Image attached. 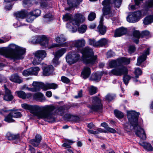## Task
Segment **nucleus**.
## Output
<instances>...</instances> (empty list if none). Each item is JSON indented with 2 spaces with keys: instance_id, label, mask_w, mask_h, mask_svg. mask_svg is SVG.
<instances>
[{
  "instance_id": "obj_62",
  "label": "nucleus",
  "mask_w": 153,
  "mask_h": 153,
  "mask_svg": "<svg viewBox=\"0 0 153 153\" xmlns=\"http://www.w3.org/2000/svg\"><path fill=\"white\" fill-rule=\"evenodd\" d=\"M115 55L114 53L112 51H108L107 54V57L108 58H110L113 56Z\"/></svg>"
},
{
  "instance_id": "obj_21",
  "label": "nucleus",
  "mask_w": 153,
  "mask_h": 153,
  "mask_svg": "<svg viewBox=\"0 0 153 153\" xmlns=\"http://www.w3.org/2000/svg\"><path fill=\"white\" fill-rule=\"evenodd\" d=\"M70 107H71L69 105H67L61 106L58 108L56 110V111L58 114L62 116L65 112L68 111Z\"/></svg>"
},
{
  "instance_id": "obj_41",
  "label": "nucleus",
  "mask_w": 153,
  "mask_h": 153,
  "mask_svg": "<svg viewBox=\"0 0 153 153\" xmlns=\"http://www.w3.org/2000/svg\"><path fill=\"white\" fill-rule=\"evenodd\" d=\"M143 144L144 148L148 151H150L153 150V148L149 143L144 142Z\"/></svg>"
},
{
  "instance_id": "obj_63",
  "label": "nucleus",
  "mask_w": 153,
  "mask_h": 153,
  "mask_svg": "<svg viewBox=\"0 0 153 153\" xmlns=\"http://www.w3.org/2000/svg\"><path fill=\"white\" fill-rule=\"evenodd\" d=\"M48 5V3L46 1H44L40 3V6L42 8H44L47 7Z\"/></svg>"
},
{
  "instance_id": "obj_18",
  "label": "nucleus",
  "mask_w": 153,
  "mask_h": 153,
  "mask_svg": "<svg viewBox=\"0 0 153 153\" xmlns=\"http://www.w3.org/2000/svg\"><path fill=\"white\" fill-rule=\"evenodd\" d=\"M40 85L41 88L42 89L45 91L50 89H55L57 88L58 87V85L54 83H46L44 84L43 83L40 82Z\"/></svg>"
},
{
  "instance_id": "obj_45",
  "label": "nucleus",
  "mask_w": 153,
  "mask_h": 153,
  "mask_svg": "<svg viewBox=\"0 0 153 153\" xmlns=\"http://www.w3.org/2000/svg\"><path fill=\"white\" fill-rule=\"evenodd\" d=\"M114 113L116 117L118 118H122L124 117L123 113L117 110H114Z\"/></svg>"
},
{
  "instance_id": "obj_54",
  "label": "nucleus",
  "mask_w": 153,
  "mask_h": 153,
  "mask_svg": "<svg viewBox=\"0 0 153 153\" xmlns=\"http://www.w3.org/2000/svg\"><path fill=\"white\" fill-rule=\"evenodd\" d=\"M142 74V71L139 68H137L135 70V77L138 78L139 76L140 75Z\"/></svg>"
},
{
  "instance_id": "obj_1",
  "label": "nucleus",
  "mask_w": 153,
  "mask_h": 153,
  "mask_svg": "<svg viewBox=\"0 0 153 153\" xmlns=\"http://www.w3.org/2000/svg\"><path fill=\"white\" fill-rule=\"evenodd\" d=\"M22 107L30 111V113L37 117L38 119H44L51 122L55 121V115L52 112L55 109L53 106L49 105L42 107L37 105H31L24 103Z\"/></svg>"
},
{
  "instance_id": "obj_20",
  "label": "nucleus",
  "mask_w": 153,
  "mask_h": 153,
  "mask_svg": "<svg viewBox=\"0 0 153 153\" xmlns=\"http://www.w3.org/2000/svg\"><path fill=\"white\" fill-rule=\"evenodd\" d=\"M9 111H11V114L13 115V117L14 118H19L21 117L22 115L21 113L18 111L17 110H14L13 109L6 110L2 109L0 111V113L2 114L3 112H7Z\"/></svg>"
},
{
  "instance_id": "obj_4",
  "label": "nucleus",
  "mask_w": 153,
  "mask_h": 153,
  "mask_svg": "<svg viewBox=\"0 0 153 153\" xmlns=\"http://www.w3.org/2000/svg\"><path fill=\"white\" fill-rule=\"evenodd\" d=\"M82 53L85 58L83 59V62L86 64L93 65L97 58V55L93 56V49L89 47H86L82 49Z\"/></svg>"
},
{
  "instance_id": "obj_49",
  "label": "nucleus",
  "mask_w": 153,
  "mask_h": 153,
  "mask_svg": "<svg viewBox=\"0 0 153 153\" xmlns=\"http://www.w3.org/2000/svg\"><path fill=\"white\" fill-rule=\"evenodd\" d=\"M43 18L45 19V21L49 22L52 20L53 17L51 14L49 13L44 15Z\"/></svg>"
},
{
  "instance_id": "obj_40",
  "label": "nucleus",
  "mask_w": 153,
  "mask_h": 153,
  "mask_svg": "<svg viewBox=\"0 0 153 153\" xmlns=\"http://www.w3.org/2000/svg\"><path fill=\"white\" fill-rule=\"evenodd\" d=\"M31 69V75H36L38 74V72L39 71L40 68L38 67H34L30 68Z\"/></svg>"
},
{
  "instance_id": "obj_27",
  "label": "nucleus",
  "mask_w": 153,
  "mask_h": 153,
  "mask_svg": "<svg viewBox=\"0 0 153 153\" xmlns=\"http://www.w3.org/2000/svg\"><path fill=\"white\" fill-rule=\"evenodd\" d=\"M55 40L57 42L60 44V45L62 47L67 46L66 45V42H65L64 43H62V42L66 40V39L63 35H61L56 37L55 38Z\"/></svg>"
},
{
  "instance_id": "obj_39",
  "label": "nucleus",
  "mask_w": 153,
  "mask_h": 153,
  "mask_svg": "<svg viewBox=\"0 0 153 153\" xmlns=\"http://www.w3.org/2000/svg\"><path fill=\"white\" fill-rule=\"evenodd\" d=\"M88 91L89 94L92 95L97 93V87L92 85L89 88Z\"/></svg>"
},
{
  "instance_id": "obj_19",
  "label": "nucleus",
  "mask_w": 153,
  "mask_h": 153,
  "mask_svg": "<svg viewBox=\"0 0 153 153\" xmlns=\"http://www.w3.org/2000/svg\"><path fill=\"white\" fill-rule=\"evenodd\" d=\"M132 39L133 42L136 44H138L139 39L141 38V32L138 30H134L132 32Z\"/></svg>"
},
{
  "instance_id": "obj_13",
  "label": "nucleus",
  "mask_w": 153,
  "mask_h": 153,
  "mask_svg": "<svg viewBox=\"0 0 153 153\" xmlns=\"http://www.w3.org/2000/svg\"><path fill=\"white\" fill-rule=\"evenodd\" d=\"M14 15L17 18H20L21 19H24L27 16H30L29 18H27L26 19V21L28 22H32L33 19L32 18V16L30 14V13H28L26 10H23L19 12L15 13H14Z\"/></svg>"
},
{
  "instance_id": "obj_7",
  "label": "nucleus",
  "mask_w": 153,
  "mask_h": 153,
  "mask_svg": "<svg viewBox=\"0 0 153 153\" xmlns=\"http://www.w3.org/2000/svg\"><path fill=\"white\" fill-rule=\"evenodd\" d=\"M91 98L92 104L88 106L90 109L89 111L91 112H97L102 110L103 105L101 103V100L97 96L92 97Z\"/></svg>"
},
{
  "instance_id": "obj_23",
  "label": "nucleus",
  "mask_w": 153,
  "mask_h": 153,
  "mask_svg": "<svg viewBox=\"0 0 153 153\" xmlns=\"http://www.w3.org/2000/svg\"><path fill=\"white\" fill-rule=\"evenodd\" d=\"M103 16H102L100 21V23L97 27L98 31L102 35H104L106 31V27L103 25Z\"/></svg>"
},
{
  "instance_id": "obj_28",
  "label": "nucleus",
  "mask_w": 153,
  "mask_h": 153,
  "mask_svg": "<svg viewBox=\"0 0 153 153\" xmlns=\"http://www.w3.org/2000/svg\"><path fill=\"white\" fill-rule=\"evenodd\" d=\"M91 73L90 68L88 67H85L84 68L81 73V76L84 79H86L88 77Z\"/></svg>"
},
{
  "instance_id": "obj_2",
  "label": "nucleus",
  "mask_w": 153,
  "mask_h": 153,
  "mask_svg": "<svg viewBox=\"0 0 153 153\" xmlns=\"http://www.w3.org/2000/svg\"><path fill=\"white\" fill-rule=\"evenodd\" d=\"M140 114L134 111L127 112V116L130 124L126 123L124 124L125 129L129 131L132 129L135 130L136 134L141 139H146V136L144 129L138 125V119Z\"/></svg>"
},
{
  "instance_id": "obj_32",
  "label": "nucleus",
  "mask_w": 153,
  "mask_h": 153,
  "mask_svg": "<svg viewBox=\"0 0 153 153\" xmlns=\"http://www.w3.org/2000/svg\"><path fill=\"white\" fill-rule=\"evenodd\" d=\"M152 22H153V14L146 17L143 21V23L145 25L150 24Z\"/></svg>"
},
{
  "instance_id": "obj_57",
  "label": "nucleus",
  "mask_w": 153,
  "mask_h": 153,
  "mask_svg": "<svg viewBox=\"0 0 153 153\" xmlns=\"http://www.w3.org/2000/svg\"><path fill=\"white\" fill-rule=\"evenodd\" d=\"M61 79L62 81L64 83L68 84L70 82V80L67 77L65 76H62Z\"/></svg>"
},
{
  "instance_id": "obj_51",
  "label": "nucleus",
  "mask_w": 153,
  "mask_h": 153,
  "mask_svg": "<svg viewBox=\"0 0 153 153\" xmlns=\"http://www.w3.org/2000/svg\"><path fill=\"white\" fill-rule=\"evenodd\" d=\"M96 14L94 12H91L88 15V19L90 21H93L96 18Z\"/></svg>"
},
{
  "instance_id": "obj_11",
  "label": "nucleus",
  "mask_w": 153,
  "mask_h": 153,
  "mask_svg": "<svg viewBox=\"0 0 153 153\" xmlns=\"http://www.w3.org/2000/svg\"><path fill=\"white\" fill-rule=\"evenodd\" d=\"M85 19V17L83 15L80 13L77 14L75 15L74 19L71 21L67 23L66 27L68 28H70L71 25L79 26L80 23L83 22Z\"/></svg>"
},
{
  "instance_id": "obj_31",
  "label": "nucleus",
  "mask_w": 153,
  "mask_h": 153,
  "mask_svg": "<svg viewBox=\"0 0 153 153\" xmlns=\"http://www.w3.org/2000/svg\"><path fill=\"white\" fill-rule=\"evenodd\" d=\"M33 98L36 100L41 102L45 100V97L41 93H37L35 94L33 96Z\"/></svg>"
},
{
  "instance_id": "obj_14",
  "label": "nucleus",
  "mask_w": 153,
  "mask_h": 153,
  "mask_svg": "<svg viewBox=\"0 0 153 153\" xmlns=\"http://www.w3.org/2000/svg\"><path fill=\"white\" fill-rule=\"evenodd\" d=\"M66 59L68 63L71 64L78 61L79 59V55L76 52H71L66 56Z\"/></svg>"
},
{
  "instance_id": "obj_12",
  "label": "nucleus",
  "mask_w": 153,
  "mask_h": 153,
  "mask_svg": "<svg viewBox=\"0 0 153 153\" xmlns=\"http://www.w3.org/2000/svg\"><path fill=\"white\" fill-rule=\"evenodd\" d=\"M142 18V12L138 11L129 15L126 18L129 22L134 23L139 21Z\"/></svg>"
},
{
  "instance_id": "obj_33",
  "label": "nucleus",
  "mask_w": 153,
  "mask_h": 153,
  "mask_svg": "<svg viewBox=\"0 0 153 153\" xmlns=\"http://www.w3.org/2000/svg\"><path fill=\"white\" fill-rule=\"evenodd\" d=\"M85 41L84 39L75 41L74 43V46L77 48H82L85 45Z\"/></svg>"
},
{
  "instance_id": "obj_24",
  "label": "nucleus",
  "mask_w": 153,
  "mask_h": 153,
  "mask_svg": "<svg viewBox=\"0 0 153 153\" xmlns=\"http://www.w3.org/2000/svg\"><path fill=\"white\" fill-rule=\"evenodd\" d=\"M32 85L34 87L33 88L27 87V89L29 91L33 92L39 91H40L41 88L40 82H34L33 83Z\"/></svg>"
},
{
  "instance_id": "obj_5",
  "label": "nucleus",
  "mask_w": 153,
  "mask_h": 153,
  "mask_svg": "<svg viewBox=\"0 0 153 153\" xmlns=\"http://www.w3.org/2000/svg\"><path fill=\"white\" fill-rule=\"evenodd\" d=\"M128 72V70L127 68L124 66H122L120 67L113 69L109 73L119 76L124 75L123 77V81L125 85H127L131 78V76L127 75Z\"/></svg>"
},
{
  "instance_id": "obj_43",
  "label": "nucleus",
  "mask_w": 153,
  "mask_h": 153,
  "mask_svg": "<svg viewBox=\"0 0 153 153\" xmlns=\"http://www.w3.org/2000/svg\"><path fill=\"white\" fill-rule=\"evenodd\" d=\"M115 97V95L108 93L105 96V100L110 102L113 100Z\"/></svg>"
},
{
  "instance_id": "obj_3",
  "label": "nucleus",
  "mask_w": 153,
  "mask_h": 153,
  "mask_svg": "<svg viewBox=\"0 0 153 153\" xmlns=\"http://www.w3.org/2000/svg\"><path fill=\"white\" fill-rule=\"evenodd\" d=\"M7 58L13 60L23 59L26 52L25 48L19 46L14 44H10L6 48Z\"/></svg>"
},
{
  "instance_id": "obj_22",
  "label": "nucleus",
  "mask_w": 153,
  "mask_h": 153,
  "mask_svg": "<svg viewBox=\"0 0 153 153\" xmlns=\"http://www.w3.org/2000/svg\"><path fill=\"white\" fill-rule=\"evenodd\" d=\"M127 32L126 28L121 27L117 29L114 33V36L115 37L120 36L126 34Z\"/></svg>"
},
{
  "instance_id": "obj_25",
  "label": "nucleus",
  "mask_w": 153,
  "mask_h": 153,
  "mask_svg": "<svg viewBox=\"0 0 153 153\" xmlns=\"http://www.w3.org/2000/svg\"><path fill=\"white\" fill-rule=\"evenodd\" d=\"M42 138L41 136L38 134H36L35 138L31 140L30 141V143L33 146L37 147L39 144Z\"/></svg>"
},
{
  "instance_id": "obj_59",
  "label": "nucleus",
  "mask_w": 153,
  "mask_h": 153,
  "mask_svg": "<svg viewBox=\"0 0 153 153\" xmlns=\"http://www.w3.org/2000/svg\"><path fill=\"white\" fill-rule=\"evenodd\" d=\"M59 58L54 56V58L53 59L52 62L55 66H56L59 64L58 60Z\"/></svg>"
},
{
  "instance_id": "obj_42",
  "label": "nucleus",
  "mask_w": 153,
  "mask_h": 153,
  "mask_svg": "<svg viewBox=\"0 0 153 153\" xmlns=\"http://www.w3.org/2000/svg\"><path fill=\"white\" fill-rule=\"evenodd\" d=\"M143 0H134L135 4L134 5H131V8L134 10L139 7L140 4L142 2Z\"/></svg>"
},
{
  "instance_id": "obj_56",
  "label": "nucleus",
  "mask_w": 153,
  "mask_h": 153,
  "mask_svg": "<svg viewBox=\"0 0 153 153\" xmlns=\"http://www.w3.org/2000/svg\"><path fill=\"white\" fill-rule=\"evenodd\" d=\"M71 118V121H73L75 122H78L80 120V118L78 116L72 115Z\"/></svg>"
},
{
  "instance_id": "obj_50",
  "label": "nucleus",
  "mask_w": 153,
  "mask_h": 153,
  "mask_svg": "<svg viewBox=\"0 0 153 153\" xmlns=\"http://www.w3.org/2000/svg\"><path fill=\"white\" fill-rule=\"evenodd\" d=\"M87 26L85 25H82L78 28V31L80 33H83L87 29Z\"/></svg>"
},
{
  "instance_id": "obj_58",
  "label": "nucleus",
  "mask_w": 153,
  "mask_h": 153,
  "mask_svg": "<svg viewBox=\"0 0 153 153\" xmlns=\"http://www.w3.org/2000/svg\"><path fill=\"white\" fill-rule=\"evenodd\" d=\"M7 50L5 48H0V54L4 56L7 58V54L6 53Z\"/></svg>"
},
{
  "instance_id": "obj_8",
  "label": "nucleus",
  "mask_w": 153,
  "mask_h": 153,
  "mask_svg": "<svg viewBox=\"0 0 153 153\" xmlns=\"http://www.w3.org/2000/svg\"><path fill=\"white\" fill-rule=\"evenodd\" d=\"M130 62V58H127L122 57L117 59L116 60L111 61L109 63V65L111 68H116L123 66L122 65H128Z\"/></svg>"
},
{
  "instance_id": "obj_60",
  "label": "nucleus",
  "mask_w": 153,
  "mask_h": 153,
  "mask_svg": "<svg viewBox=\"0 0 153 153\" xmlns=\"http://www.w3.org/2000/svg\"><path fill=\"white\" fill-rule=\"evenodd\" d=\"M72 115L69 114H66L64 116V119L68 121H71V118Z\"/></svg>"
},
{
  "instance_id": "obj_53",
  "label": "nucleus",
  "mask_w": 153,
  "mask_h": 153,
  "mask_svg": "<svg viewBox=\"0 0 153 153\" xmlns=\"http://www.w3.org/2000/svg\"><path fill=\"white\" fill-rule=\"evenodd\" d=\"M31 70L30 68L27 70H25L23 71L22 74L25 76H28L29 75H31Z\"/></svg>"
},
{
  "instance_id": "obj_17",
  "label": "nucleus",
  "mask_w": 153,
  "mask_h": 153,
  "mask_svg": "<svg viewBox=\"0 0 153 153\" xmlns=\"http://www.w3.org/2000/svg\"><path fill=\"white\" fill-rule=\"evenodd\" d=\"M43 75L44 76L50 75L52 74L54 70V68L52 65L44 66L42 68Z\"/></svg>"
},
{
  "instance_id": "obj_16",
  "label": "nucleus",
  "mask_w": 153,
  "mask_h": 153,
  "mask_svg": "<svg viewBox=\"0 0 153 153\" xmlns=\"http://www.w3.org/2000/svg\"><path fill=\"white\" fill-rule=\"evenodd\" d=\"M4 87L5 90V94L3 97L4 100L7 101H12L13 97L12 94L10 90L7 88L5 85H4Z\"/></svg>"
},
{
  "instance_id": "obj_37",
  "label": "nucleus",
  "mask_w": 153,
  "mask_h": 153,
  "mask_svg": "<svg viewBox=\"0 0 153 153\" xmlns=\"http://www.w3.org/2000/svg\"><path fill=\"white\" fill-rule=\"evenodd\" d=\"M108 43V40L105 38H102L98 41L97 47H102Z\"/></svg>"
},
{
  "instance_id": "obj_35",
  "label": "nucleus",
  "mask_w": 153,
  "mask_h": 153,
  "mask_svg": "<svg viewBox=\"0 0 153 153\" xmlns=\"http://www.w3.org/2000/svg\"><path fill=\"white\" fill-rule=\"evenodd\" d=\"M102 75L98 73H96L92 74L91 78V80L98 82L100 81Z\"/></svg>"
},
{
  "instance_id": "obj_34",
  "label": "nucleus",
  "mask_w": 153,
  "mask_h": 153,
  "mask_svg": "<svg viewBox=\"0 0 153 153\" xmlns=\"http://www.w3.org/2000/svg\"><path fill=\"white\" fill-rule=\"evenodd\" d=\"M66 51V48H62L56 52L54 55V56L59 58L61 57Z\"/></svg>"
},
{
  "instance_id": "obj_10",
  "label": "nucleus",
  "mask_w": 153,
  "mask_h": 153,
  "mask_svg": "<svg viewBox=\"0 0 153 153\" xmlns=\"http://www.w3.org/2000/svg\"><path fill=\"white\" fill-rule=\"evenodd\" d=\"M31 42L33 44L39 43L41 46L46 47L48 46V40L45 36L42 35L33 37Z\"/></svg>"
},
{
  "instance_id": "obj_64",
  "label": "nucleus",
  "mask_w": 153,
  "mask_h": 153,
  "mask_svg": "<svg viewBox=\"0 0 153 153\" xmlns=\"http://www.w3.org/2000/svg\"><path fill=\"white\" fill-rule=\"evenodd\" d=\"M106 130L112 133H115L116 132V131L114 129L109 127L108 126L106 129Z\"/></svg>"
},
{
  "instance_id": "obj_29",
  "label": "nucleus",
  "mask_w": 153,
  "mask_h": 153,
  "mask_svg": "<svg viewBox=\"0 0 153 153\" xmlns=\"http://www.w3.org/2000/svg\"><path fill=\"white\" fill-rule=\"evenodd\" d=\"M18 96L20 98L22 99L29 98L31 96V94L30 93H28L26 94L25 92L22 91H17L16 92Z\"/></svg>"
},
{
  "instance_id": "obj_44",
  "label": "nucleus",
  "mask_w": 153,
  "mask_h": 153,
  "mask_svg": "<svg viewBox=\"0 0 153 153\" xmlns=\"http://www.w3.org/2000/svg\"><path fill=\"white\" fill-rule=\"evenodd\" d=\"M146 56L141 55L137 59V65L139 66L140 65L141 63L144 62L146 59Z\"/></svg>"
},
{
  "instance_id": "obj_26",
  "label": "nucleus",
  "mask_w": 153,
  "mask_h": 153,
  "mask_svg": "<svg viewBox=\"0 0 153 153\" xmlns=\"http://www.w3.org/2000/svg\"><path fill=\"white\" fill-rule=\"evenodd\" d=\"M152 8H153V0H149L146 2L144 6L145 15L146 14L148 11H151Z\"/></svg>"
},
{
  "instance_id": "obj_6",
  "label": "nucleus",
  "mask_w": 153,
  "mask_h": 153,
  "mask_svg": "<svg viewBox=\"0 0 153 153\" xmlns=\"http://www.w3.org/2000/svg\"><path fill=\"white\" fill-rule=\"evenodd\" d=\"M122 2V0H104L102 3V5L104 6L102 10L103 16L110 13L111 10L110 4L113 5L115 7L118 8Z\"/></svg>"
},
{
  "instance_id": "obj_47",
  "label": "nucleus",
  "mask_w": 153,
  "mask_h": 153,
  "mask_svg": "<svg viewBox=\"0 0 153 153\" xmlns=\"http://www.w3.org/2000/svg\"><path fill=\"white\" fill-rule=\"evenodd\" d=\"M41 11L39 9H36L34 11L30 12V14L31 15H33L36 17H38L41 14Z\"/></svg>"
},
{
  "instance_id": "obj_61",
  "label": "nucleus",
  "mask_w": 153,
  "mask_h": 153,
  "mask_svg": "<svg viewBox=\"0 0 153 153\" xmlns=\"http://www.w3.org/2000/svg\"><path fill=\"white\" fill-rule=\"evenodd\" d=\"M150 51V48H148L147 49L144 51L143 54L142 55H143L146 56V58L147 56L149 55V52Z\"/></svg>"
},
{
  "instance_id": "obj_36",
  "label": "nucleus",
  "mask_w": 153,
  "mask_h": 153,
  "mask_svg": "<svg viewBox=\"0 0 153 153\" xmlns=\"http://www.w3.org/2000/svg\"><path fill=\"white\" fill-rule=\"evenodd\" d=\"M83 0H68V4L71 7H74L79 4Z\"/></svg>"
},
{
  "instance_id": "obj_52",
  "label": "nucleus",
  "mask_w": 153,
  "mask_h": 153,
  "mask_svg": "<svg viewBox=\"0 0 153 153\" xmlns=\"http://www.w3.org/2000/svg\"><path fill=\"white\" fill-rule=\"evenodd\" d=\"M136 48L134 45H130L128 47V53L131 54L134 53L135 51Z\"/></svg>"
},
{
  "instance_id": "obj_30",
  "label": "nucleus",
  "mask_w": 153,
  "mask_h": 153,
  "mask_svg": "<svg viewBox=\"0 0 153 153\" xmlns=\"http://www.w3.org/2000/svg\"><path fill=\"white\" fill-rule=\"evenodd\" d=\"M10 79L13 82L19 83H20L23 81L20 78L17 74L12 75L10 78Z\"/></svg>"
},
{
  "instance_id": "obj_38",
  "label": "nucleus",
  "mask_w": 153,
  "mask_h": 153,
  "mask_svg": "<svg viewBox=\"0 0 153 153\" xmlns=\"http://www.w3.org/2000/svg\"><path fill=\"white\" fill-rule=\"evenodd\" d=\"M13 117L10 112L7 116L5 117L4 120L8 123H12L14 122L15 120L12 119Z\"/></svg>"
},
{
  "instance_id": "obj_46",
  "label": "nucleus",
  "mask_w": 153,
  "mask_h": 153,
  "mask_svg": "<svg viewBox=\"0 0 153 153\" xmlns=\"http://www.w3.org/2000/svg\"><path fill=\"white\" fill-rule=\"evenodd\" d=\"M88 42L89 45L94 47H97L98 41H96L95 39H89Z\"/></svg>"
},
{
  "instance_id": "obj_15",
  "label": "nucleus",
  "mask_w": 153,
  "mask_h": 153,
  "mask_svg": "<svg viewBox=\"0 0 153 153\" xmlns=\"http://www.w3.org/2000/svg\"><path fill=\"white\" fill-rule=\"evenodd\" d=\"M6 136L8 140H12L13 143L15 144L19 142L21 140V136L19 134H13L8 132Z\"/></svg>"
},
{
  "instance_id": "obj_9",
  "label": "nucleus",
  "mask_w": 153,
  "mask_h": 153,
  "mask_svg": "<svg viewBox=\"0 0 153 153\" xmlns=\"http://www.w3.org/2000/svg\"><path fill=\"white\" fill-rule=\"evenodd\" d=\"M34 59L32 63L34 65H37L40 64L41 61L46 56L45 51L44 50H39L36 51L34 53Z\"/></svg>"
},
{
  "instance_id": "obj_48",
  "label": "nucleus",
  "mask_w": 153,
  "mask_h": 153,
  "mask_svg": "<svg viewBox=\"0 0 153 153\" xmlns=\"http://www.w3.org/2000/svg\"><path fill=\"white\" fill-rule=\"evenodd\" d=\"M141 38L150 37V34L149 31L147 30H145L142 31L141 32Z\"/></svg>"
},
{
  "instance_id": "obj_55",
  "label": "nucleus",
  "mask_w": 153,
  "mask_h": 153,
  "mask_svg": "<svg viewBox=\"0 0 153 153\" xmlns=\"http://www.w3.org/2000/svg\"><path fill=\"white\" fill-rule=\"evenodd\" d=\"M72 17L68 13L66 14L65 15L63 16V19L65 21H68L71 20Z\"/></svg>"
}]
</instances>
